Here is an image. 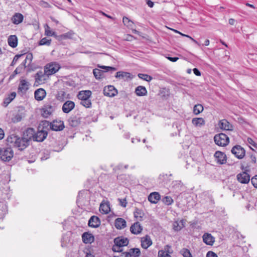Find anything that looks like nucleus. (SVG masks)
I'll list each match as a JSON object with an SVG mask.
<instances>
[{
  "label": "nucleus",
  "instance_id": "nucleus-1",
  "mask_svg": "<svg viewBox=\"0 0 257 257\" xmlns=\"http://www.w3.org/2000/svg\"><path fill=\"white\" fill-rule=\"evenodd\" d=\"M8 142L19 150L23 151L30 145L29 140L22 136L21 137L12 135L7 139Z\"/></svg>",
  "mask_w": 257,
  "mask_h": 257
},
{
  "label": "nucleus",
  "instance_id": "nucleus-2",
  "mask_svg": "<svg viewBox=\"0 0 257 257\" xmlns=\"http://www.w3.org/2000/svg\"><path fill=\"white\" fill-rule=\"evenodd\" d=\"M114 244L112 247L113 252H122V247L127 246L129 243V240L126 237L118 236L114 239Z\"/></svg>",
  "mask_w": 257,
  "mask_h": 257
},
{
  "label": "nucleus",
  "instance_id": "nucleus-3",
  "mask_svg": "<svg viewBox=\"0 0 257 257\" xmlns=\"http://www.w3.org/2000/svg\"><path fill=\"white\" fill-rule=\"evenodd\" d=\"M240 169L244 171L237 174L236 179L241 184H248L249 182V181H251L250 175L248 173V172H249V170H245L244 165L242 164L241 165Z\"/></svg>",
  "mask_w": 257,
  "mask_h": 257
},
{
  "label": "nucleus",
  "instance_id": "nucleus-4",
  "mask_svg": "<svg viewBox=\"0 0 257 257\" xmlns=\"http://www.w3.org/2000/svg\"><path fill=\"white\" fill-rule=\"evenodd\" d=\"M214 141L217 145L221 147H225L229 143L228 137L223 133L215 135L214 137Z\"/></svg>",
  "mask_w": 257,
  "mask_h": 257
},
{
  "label": "nucleus",
  "instance_id": "nucleus-5",
  "mask_svg": "<svg viewBox=\"0 0 257 257\" xmlns=\"http://www.w3.org/2000/svg\"><path fill=\"white\" fill-rule=\"evenodd\" d=\"M14 152L11 148H0V158L5 162H9L13 157Z\"/></svg>",
  "mask_w": 257,
  "mask_h": 257
},
{
  "label": "nucleus",
  "instance_id": "nucleus-6",
  "mask_svg": "<svg viewBox=\"0 0 257 257\" xmlns=\"http://www.w3.org/2000/svg\"><path fill=\"white\" fill-rule=\"evenodd\" d=\"M60 68V65L57 62L50 63L44 67L45 73L47 76L51 75L56 73Z\"/></svg>",
  "mask_w": 257,
  "mask_h": 257
},
{
  "label": "nucleus",
  "instance_id": "nucleus-7",
  "mask_svg": "<svg viewBox=\"0 0 257 257\" xmlns=\"http://www.w3.org/2000/svg\"><path fill=\"white\" fill-rule=\"evenodd\" d=\"M46 122L49 124L50 128L54 131H62L64 127V121L61 120H54L53 121L49 122V121H46Z\"/></svg>",
  "mask_w": 257,
  "mask_h": 257
},
{
  "label": "nucleus",
  "instance_id": "nucleus-8",
  "mask_svg": "<svg viewBox=\"0 0 257 257\" xmlns=\"http://www.w3.org/2000/svg\"><path fill=\"white\" fill-rule=\"evenodd\" d=\"M231 152L238 159H241L244 158L246 152L245 149L238 145L233 146L231 149Z\"/></svg>",
  "mask_w": 257,
  "mask_h": 257
},
{
  "label": "nucleus",
  "instance_id": "nucleus-9",
  "mask_svg": "<svg viewBox=\"0 0 257 257\" xmlns=\"http://www.w3.org/2000/svg\"><path fill=\"white\" fill-rule=\"evenodd\" d=\"M55 110V106L50 103H46L42 108V115L45 117H48Z\"/></svg>",
  "mask_w": 257,
  "mask_h": 257
},
{
  "label": "nucleus",
  "instance_id": "nucleus-10",
  "mask_svg": "<svg viewBox=\"0 0 257 257\" xmlns=\"http://www.w3.org/2000/svg\"><path fill=\"white\" fill-rule=\"evenodd\" d=\"M103 93L106 96L112 97L118 93V91L114 86L109 85L103 88Z\"/></svg>",
  "mask_w": 257,
  "mask_h": 257
},
{
  "label": "nucleus",
  "instance_id": "nucleus-11",
  "mask_svg": "<svg viewBox=\"0 0 257 257\" xmlns=\"http://www.w3.org/2000/svg\"><path fill=\"white\" fill-rule=\"evenodd\" d=\"M214 157L218 164L223 165L226 163L227 157L223 152L219 151H216L214 154Z\"/></svg>",
  "mask_w": 257,
  "mask_h": 257
},
{
  "label": "nucleus",
  "instance_id": "nucleus-12",
  "mask_svg": "<svg viewBox=\"0 0 257 257\" xmlns=\"http://www.w3.org/2000/svg\"><path fill=\"white\" fill-rule=\"evenodd\" d=\"M115 77L119 79H122L124 81H128L131 80L133 78V76L130 72L120 71L116 73Z\"/></svg>",
  "mask_w": 257,
  "mask_h": 257
},
{
  "label": "nucleus",
  "instance_id": "nucleus-13",
  "mask_svg": "<svg viewBox=\"0 0 257 257\" xmlns=\"http://www.w3.org/2000/svg\"><path fill=\"white\" fill-rule=\"evenodd\" d=\"M75 105V103L73 101L67 100L62 105V111L65 113H68L74 108Z\"/></svg>",
  "mask_w": 257,
  "mask_h": 257
},
{
  "label": "nucleus",
  "instance_id": "nucleus-14",
  "mask_svg": "<svg viewBox=\"0 0 257 257\" xmlns=\"http://www.w3.org/2000/svg\"><path fill=\"white\" fill-rule=\"evenodd\" d=\"M81 117L79 115H72L68 120L69 125L74 127L78 126L81 121Z\"/></svg>",
  "mask_w": 257,
  "mask_h": 257
},
{
  "label": "nucleus",
  "instance_id": "nucleus-15",
  "mask_svg": "<svg viewBox=\"0 0 257 257\" xmlns=\"http://www.w3.org/2000/svg\"><path fill=\"white\" fill-rule=\"evenodd\" d=\"M47 135V131L44 130H38L37 133L35 132L34 141L42 142L46 138Z\"/></svg>",
  "mask_w": 257,
  "mask_h": 257
},
{
  "label": "nucleus",
  "instance_id": "nucleus-16",
  "mask_svg": "<svg viewBox=\"0 0 257 257\" xmlns=\"http://www.w3.org/2000/svg\"><path fill=\"white\" fill-rule=\"evenodd\" d=\"M141 251L139 248H133L130 249L129 252H123L121 255V256L124 255V257H138L140 255Z\"/></svg>",
  "mask_w": 257,
  "mask_h": 257
},
{
  "label": "nucleus",
  "instance_id": "nucleus-17",
  "mask_svg": "<svg viewBox=\"0 0 257 257\" xmlns=\"http://www.w3.org/2000/svg\"><path fill=\"white\" fill-rule=\"evenodd\" d=\"M29 83L25 80H21L20 81L18 89V92L21 93L22 94L26 93V91L29 89Z\"/></svg>",
  "mask_w": 257,
  "mask_h": 257
},
{
  "label": "nucleus",
  "instance_id": "nucleus-18",
  "mask_svg": "<svg viewBox=\"0 0 257 257\" xmlns=\"http://www.w3.org/2000/svg\"><path fill=\"white\" fill-rule=\"evenodd\" d=\"M152 244V241L150 236L146 234L141 238V246L144 249H147Z\"/></svg>",
  "mask_w": 257,
  "mask_h": 257
},
{
  "label": "nucleus",
  "instance_id": "nucleus-19",
  "mask_svg": "<svg viewBox=\"0 0 257 257\" xmlns=\"http://www.w3.org/2000/svg\"><path fill=\"white\" fill-rule=\"evenodd\" d=\"M143 230V227L141 225L139 222H135L130 227V231L132 234H140Z\"/></svg>",
  "mask_w": 257,
  "mask_h": 257
},
{
  "label": "nucleus",
  "instance_id": "nucleus-20",
  "mask_svg": "<svg viewBox=\"0 0 257 257\" xmlns=\"http://www.w3.org/2000/svg\"><path fill=\"white\" fill-rule=\"evenodd\" d=\"M219 125L221 129L226 131H232L233 126L226 119H224L220 120Z\"/></svg>",
  "mask_w": 257,
  "mask_h": 257
},
{
  "label": "nucleus",
  "instance_id": "nucleus-21",
  "mask_svg": "<svg viewBox=\"0 0 257 257\" xmlns=\"http://www.w3.org/2000/svg\"><path fill=\"white\" fill-rule=\"evenodd\" d=\"M202 238L203 242L207 245H212L215 241V238L209 233H205Z\"/></svg>",
  "mask_w": 257,
  "mask_h": 257
},
{
  "label": "nucleus",
  "instance_id": "nucleus-22",
  "mask_svg": "<svg viewBox=\"0 0 257 257\" xmlns=\"http://www.w3.org/2000/svg\"><path fill=\"white\" fill-rule=\"evenodd\" d=\"M82 239L84 243H91L94 240V236L92 234L85 232L82 235Z\"/></svg>",
  "mask_w": 257,
  "mask_h": 257
},
{
  "label": "nucleus",
  "instance_id": "nucleus-23",
  "mask_svg": "<svg viewBox=\"0 0 257 257\" xmlns=\"http://www.w3.org/2000/svg\"><path fill=\"white\" fill-rule=\"evenodd\" d=\"M46 91L43 88L36 90L34 93L35 98L38 101L42 100L46 96Z\"/></svg>",
  "mask_w": 257,
  "mask_h": 257
},
{
  "label": "nucleus",
  "instance_id": "nucleus-24",
  "mask_svg": "<svg viewBox=\"0 0 257 257\" xmlns=\"http://www.w3.org/2000/svg\"><path fill=\"white\" fill-rule=\"evenodd\" d=\"M35 135V131L33 128L29 127L28 128L23 134V136L25 138L29 140V142H30L32 139H34V137Z\"/></svg>",
  "mask_w": 257,
  "mask_h": 257
},
{
  "label": "nucleus",
  "instance_id": "nucleus-25",
  "mask_svg": "<svg viewBox=\"0 0 257 257\" xmlns=\"http://www.w3.org/2000/svg\"><path fill=\"white\" fill-rule=\"evenodd\" d=\"M87 190H82L79 192L77 199V203L78 205H84V198L86 195H87Z\"/></svg>",
  "mask_w": 257,
  "mask_h": 257
},
{
  "label": "nucleus",
  "instance_id": "nucleus-26",
  "mask_svg": "<svg viewBox=\"0 0 257 257\" xmlns=\"http://www.w3.org/2000/svg\"><path fill=\"white\" fill-rule=\"evenodd\" d=\"M99 210L102 214H106L108 213V212L110 210V205L109 202H105L104 201L102 202L100 204Z\"/></svg>",
  "mask_w": 257,
  "mask_h": 257
},
{
  "label": "nucleus",
  "instance_id": "nucleus-27",
  "mask_svg": "<svg viewBox=\"0 0 257 257\" xmlns=\"http://www.w3.org/2000/svg\"><path fill=\"white\" fill-rule=\"evenodd\" d=\"M161 196L158 192H154L148 196V200L152 203L156 204L160 199Z\"/></svg>",
  "mask_w": 257,
  "mask_h": 257
},
{
  "label": "nucleus",
  "instance_id": "nucleus-28",
  "mask_svg": "<svg viewBox=\"0 0 257 257\" xmlns=\"http://www.w3.org/2000/svg\"><path fill=\"white\" fill-rule=\"evenodd\" d=\"M24 20L23 15L19 13H15L12 17L11 20L15 25H18L21 23Z\"/></svg>",
  "mask_w": 257,
  "mask_h": 257
},
{
  "label": "nucleus",
  "instance_id": "nucleus-29",
  "mask_svg": "<svg viewBox=\"0 0 257 257\" xmlns=\"http://www.w3.org/2000/svg\"><path fill=\"white\" fill-rule=\"evenodd\" d=\"M74 33L72 31H69L60 35H56V39L61 41L63 40L71 39L72 38Z\"/></svg>",
  "mask_w": 257,
  "mask_h": 257
},
{
  "label": "nucleus",
  "instance_id": "nucleus-30",
  "mask_svg": "<svg viewBox=\"0 0 257 257\" xmlns=\"http://www.w3.org/2000/svg\"><path fill=\"white\" fill-rule=\"evenodd\" d=\"M45 71L43 72L42 71H38L35 75V83L41 84L44 82L45 80Z\"/></svg>",
  "mask_w": 257,
  "mask_h": 257
},
{
  "label": "nucleus",
  "instance_id": "nucleus-31",
  "mask_svg": "<svg viewBox=\"0 0 257 257\" xmlns=\"http://www.w3.org/2000/svg\"><path fill=\"white\" fill-rule=\"evenodd\" d=\"M126 226V221L122 218H117L115 220V226L117 229H121Z\"/></svg>",
  "mask_w": 257,
  "mask_h": 257
},
{
  "label": "nucleus",
  "instance_id": "nucleus-32",
  "mask_svg": "<svg viewBox=\"0 0 257 257\" xmlns=\"http://www.w3.org/2000/svg\"><path fill=\"white\" fill-rule=\"evenodd\" d=\"M91 95V92L90 90H82L78 92L77 97L79 99L82 100L89 98Z\"/></svg>",
  "mask_w": 257,
  "mask_h": 257
},
{
  "label": "nucleus",
  "instance_id": "nucleus-33",
  "mask_svg": "<svg viewBox=\"0 0 257 257\" xmlns=\"http://www.w3.org/2000/svg\"><path fill=\"white\" fill-rule=\"evenodd\" d=\"M16 93L15 92H12L8 95L7 97L4 98L3 101V106L7 107L9 104H10L16 97Z\"/></svg>",
  "mask_w": 257,
  "mask_h": 257
},
{
  "label": "nucleus",
  "instance_id": "nucleus-34",
  "mask_svg": "<svg viewBox=\"0 0 257 257\" xmlns=\"http://www.w3.org/2000/svg\"><path fill=\"white\" fill-rule=\"evenodd\" d=\"M184 227H185V221L184 219L176 221L173 223V229L176 231H180Z\"/></svg>",
  "mask_w": 257,
  "mask_h": 257
},
{
  "label": "nucleus",
  "instance_id": "nucleus-35",
  "mask_svg": "<svg viewBox=\"0 0 257 257\" xmlns=\"http://www.w3.org/2000/svg\"><path fill=\"white\" fill-rule=\"evenodd\" d=\"M135 93L139 96H143L147 95V90L145 86H139L136 88Z\"/></svg>",
  "mask_w": 257,
  "mask_h": 257
},
{
  "label": "nucleus",
  "instance_id": "nucleus-36",
  "mask_svg": "<svg viewBox=\"0 0 257 257\" xmlns=\"http://www.w3.org/2000/svg\"><path fill=\"white\" fill-rule=\"evenodd\" d=\"M9 46L12 48H16L18 45V38L16 35H11L8 40Z\"/></svg>",
  "mask_w": 257,
  "mask_h": 257
},
{
  "label": "nucleus",
  "instance_id": "nucleus-37",
  "mask_svg": "<svg viewBox=\"0 0 257 257\" xmlns=\"http://www.w3.org/2000/svg\"><path fill=\"white\" fill-rule=\"evenodd\" d=\"M66 93L64 91L60 90L57 92L56 95V98L58 100L63 102L67 98V97H66Z\"/></svg>",
  "mask_w": 257,
  "mask_h": 257
},
{
  "label": "nucleus",
  "instance_id": "nucleus-38",
  "mask_svg": "<svg viewBox=\"0 0 257 257\" xmlns=\"http://www.w3.org/2000/svg\"><path fill=\"white\" fill-rule=\"evenodd\" d=\"M192 123L196 126L203 125L205 124V120L202 117L193 118Z\"/></svg>",
  "mask_w": 257,
  "mask_h": 257
},
{
  "label": "nucleus",
  "instance_id": "nucleus-39",
  "mask_svg": "<svg viewBox=\"0 0 257 257\" xmlns=\"http://www.w3.org/2000/svg\"><path fill=\"white\" fill-rule=\"evenodd\" d=\"M134 217L136 218H139L140 220H142L144 216V213L143 210L138 208H136L134 212Z\"/></svg>",
  "mask_w": 257,
  "mask_h": 257
},
{
  "label": "nucleus",
  "instance_id": "nucleus-40",
  "mask_svg": "<svg viewBox=\"0 0 257 257\" xmlns=\"http://www.w3.org/2000/svg\"><path fill=\"white\" fill-rule=\"evenodd\" d=\"M97 68H100L104 69V70L103 71L104 72H107L109 71L112 72L113 71H115L117 70L116 68L114 67L103 66L100 65L99 64H97Z\"/></svg>",
  "mask_w": 257,
  "mask_h": 257
},
{
  "label": "nucleus",
  "instance_id": "nucleus-41",
  "mask_svg": "<svg viewBox=\"0 0 257 257\" xmlns=\"http://www.w3.org/2000/svg\"><path fill=\"white\" fill-rule=\"evenodd\" d=\"M203 106L200 104H197L194 105L193 107V113L197 115L200 113L202 112L203 110Z\"/></svg>",
  "mask_w": 257,
  "mask_h": 257
},
{
  "label": "nucleus",
  "instance_id": "nucleus-42",
  "mask_svg": "<svg viewBox=\"0 0 257 257\" xmlns=\"http://www.w3.org/2000/svg\"><path fill=\"white\" fill-rule=\"evenodd\" d=\"M45 35L47 36H53L56 38V35L57 34L55 32L51 31L48 25H46V27L45 28Z\"/></svg>",
  "mask_w": 257,
  "mask_h": 257
},
{
  "label": "nucleus",
  "instance_id": "nucleus-43",
  "mask_svg": "<svg viewBox=\"0 0 257 257\" xmlns=\"http://www.w3.org/2000/svg\"><path fill=\"white\" fill-rule=\"evenodd\" d=\"M138 76L139 78L147 82H150L153 79L152 76L146 74L139 73L138 74Z\"/></svg>",
  "mask_w": 257,
  "mask_h": 257
},
{
  "label": "nucleus",
  "instance_id": "nucleus-44",
  "mask_svg": "<svg viewBox=\"0 0 257 257\" xmlns=\"http://www.w3.org/2000/svg\"><path fill=\"white\" fill-rule=\"evenodd\" d=\"M162 201L163 203L167 205H171L173 202V199L172 197L168 196L164 197L163 198Z\"/></svg>",
  "mask_w": 257,
  "mask_h": 257
},
{
  "label": "nucleus",
  "instance_id": "nucleus-45",
  "mask_svg": "<svg viewBox=\"0 0 257 257\" xmlns=\"http://www.w3.org/2000/svg\"><path fill=\"white\" fill-rule=\"evenodd\" d=\"M51 40L48 39L47 38H43L39 42V45H47L49 46L51 44Z\"/></svg>",
  "mask_w": 257,
  "mask_h": 257
},
{
  "label": "nucleus",
  "instance_id": "nucleus-46",
  "mask_svg": "<svg viewBox=\"0 0 257 257\" xmlns=\"http://www.w3.org/2000/svg\"><path fill=\"white\" fill-rule=\"evenodd\" d=\"M180 252L183 255V257H192V254L190 250L186 248H183L181 250Z\"/></svg>",
  "mask_w": 257,
  "mask_h": 257
},
{
  "label": "nucleus",
  "instance_id": "nucleus-47",
  "mask_svg": "<svg viewBox=\"0 0 257 257\" xmlns=\"http://www.w3.org/2000/svg\"><path fill=\"white\" fill-rule=\"evenodd\" d=\"M80 104L85 106L86 108H89L91 107V102L89 98L82 100L80 102Z\"/></svg>",
  "mask_w": 257,
  "mask_h": 257
},
{
  "label": "nucleus",
  "instance_id": "nucleus-48",
  "mask_svg": "<svg viewBox=\"0 0 257 257\" xmlns=\"http://www.w3.org/2000/svg\"><path fill=\"white\" fill-rule=\"evenodd\" d=\"M96 220V216L93 215L89 219L88 221V225L89 226L93 227V228H96V224H93V222H94V220Z\"/></svg>",
  "mask_w": 257,
  "mask_h": 257
},
{
  "label": "nucleus",
  "instance_id": "nucleus-49",
  "mask_svg": "<svg viewBox=\"0 0 257 257\" xmlns=\"http://www.w3.org/2000/svg\"><path fill=\"white\" fill-rule=\"evenodd\" d=\"M39 5L43 8H51V6L47 2L41 0L39 3Z\"/></svg>",
  "mask_w": 257,
  "mask_h": 257
},
{
  "label": "nucleus",
  "instance_id": "nucleus-50",
  "mask_svg": "<svg viewBox=\"0 0 257 257\" xmlns=\"http://www.w3.org/2000/svg\"><path fill=\"white\" fill-rule=\"evenodd\" d=\"M122 22L127 27L131 26V24H133V21L126 17L123 18Z\"/></svg>",
  "mask_w": 257,
  "mask_h": 257
},
{
  "label": "nucleus",
  "instance_id": "nucleus-51",
  "mask_svg": "<svg viewBox=\"0 0 257 257\" xmlns=\"http://www.w3.org/2000/svg\"><path fill=\"white\" fill-rule=\"evenodd\" d=\"M163 251H165V253L172 254L173 252V250L171 249V246L169 244L165 245Z\"/></svg>",
  "mask_w": 257,
  "mask_h": 257
},
{
  "label": "nucleus",
  "instance_id": "nucleus-52",
  "mask_svg": "<svg viewBox=\"0 0 257 257\" xmlns=\"http://www.w3.org/2000/svg\"><path fill=\"white\" fill-rule=\"evenodd\" d=\"M158 257H171L170 254L165 253V251L163 250H160L158 251Z\"/></svg>",
  "mask_w": 257,
  "mask_h": 257
},
{
  "label": "nucleus",
  "instance_id": "nucleus-53",
  "mask_svg": "<svg viewBox=\"0 0 257 257\" xmlns=\"http://www.w3.org/2000/svg\"><path fill=\"white\" fill-rule=\"evenodd\" d=\"M251 183L255 188H257V175H254L251 178Z\"/></svg>",
  "mask_w": 257,
  "mask_h": 257
},
{
  "label": "nucleus",
  "instance_id": "nucleus-54",
  "mask_svg": "<svg viewBox=\"0 0 257 257\" xmlns=\"http://www.w3.org/2000/svg\"><path fill=\"white\" fill-rule=\"evenodd\" d=\"M23 54H18L15 56V57L13 58V60L11 63V65L14 66L18 60L19 58H20L21 56H22Z\"/></svg>",
  "mask_w": 257,
  "mask_h": 257
},
{
  "label": "nucleus",
  "instance_id": "nucleus-55",
  "mask_svg": "<svg viewBox=\"0 0 257 257\" xmlns=\"http://www.w3.org/2000/svg\"><path fill=\"white\" fill-rule=\"evenodd\" d=\"M118 200L119 202V204L120 206L123 207H125L127 204V201L125 198L124 199H120L118 198Z\"/></svg>",
  "mask_w": 257,
  "mask_h": 257
},
{
  "label": "nucleus",
  "instance_id": "nucleus-56",
  "mask_svg": "<svg viewBox=\"0 0 257 257\" xmlns=\"http://www.w3.org/2000/svg\"><path fill=\"white\" fill-rule=\"evenodd\" d=\"M33 59V55L32 53H28L27 54L26 59H25V62H27V60L29 61V64H30L32 61Z\"/></svg>",
  "mask_w": 257,
  "mask_h": 257
},
{
  "label": "nucleus",
  "instance_id": "nucleus-57",
  "mask_svg": "<svg viewBox=\"0 0 257 257\" xmlns=\"http://www.w3.org/2000/svg\"><path fill=\"white\" fill-rule=\"evenodd\" d=\"M247 142L253 146L254 148L257 149V144L254 142V141L250 138H247Z\"/></svg>",
  "mask_w": 257,
  "mask_h": 257
},
{
  "label": "nucleus",
  "instance_id": "nucleus-58",
  "mask_svg": "<svg viewBox=\"0 0 257 257\" xmlns=\"http://www.w3.org/2000/svg\"><path fill=\"white\" fill-rule=\"evenodd\" d=\"M104 71L97 69V79H100L104 77Z\"/></svg>",
  "mask_w": 257,
  "mask_h": 257
},
{
  "label": "nucleus",
  "instance_id": "nucleus-59",
  "mask_svg": "<svg viewBox=\"0 0 257 257\" xmlns=\"http://www.w3.org/2000/svg\"><path fill=\"white\" fill-rule=\"evenodd\" d=\"M206 257H218L217 255L212 251H209L206 254Z\"/></svg>",
  "mask_w": 257,
  "mask_h": 257
},
{
  "label": "nucleus",
  "instance_id": "nucleus-60",
  "mask_svg": "<svg viewBox=\"0 0 257 257\" xmlns=\"http://www.w3.org/2000/svg\"><path fill=\"white\" fill-rule=\"evenodd\" d=\"M22 119V116L20 114H17L16 115L14 118V122H19Z\"/></svg>",
  "mask_w": 257,
  "mask_h": 257
},
{
  "label": "nucleus",
  "instance_id": "nucleus-61",
  "mask_svg": "<svg viewBox=\"0 0 257 257\" xmlns=\"http://www.w3.org/2000/svg\"><path fill=\"white\" fill-rule=\"evenodd\" d=\"M193 72L194 73V74L197 76H201V72L199 71V70L197 68H195L193 69Z\"/></svg>",
  "mask_w": 257,
  "mask_h": 257
},
{
  "label": "nucleus",
  "instance_id": "nucleus-62",
  "mask_svg": "<svg viewBox=\"0 0 257 257\" xmlns=\"http://www.w3.org/2000/svg\"><path fill=\"white\" fill-rule=\"evenodd\" d=\"M97 13H98L99 14H100L101 15L104 16H105L106 17H107V18H108L109 19H112V20L114 19V18L112 17H111V16H109V15H108L106 14L105 13H103L101 11H97Z\"/></svg>",
  "mask_w": 257,
  "mask_h": 257
},
{
  "label": "nucleus",
  "instance_id": "nucleus-63",
  "mask_svg": "<svg viewBox=\"0 0 257 257\" xmlns=\"http://www.w3.org/2000/svg\"><path fill=\"white\" fill-rule=\"evenodd\" d=\"M167 58L169 60H170V61L173 62H176L179 59V58L177 57H172L168 56V57H167Z\"/></svg>",
  "mask_w": 257,
  "mask_h": 257
},
{
  "label": "nucleus",
  "instance_id": "nucleus-64",
  "mask_svg": "<svg viewBox=\"0 0 257 257\" xmlns=\"http://www.w3.org/2000/svg\"><path fill=\"white\" fill-rule=\"evenodd\" d=\"M20 73L18 71V68H17L13 72V74L10 76V79H13L17 74Z\"/></svg>",
  "mask_w": 257,
  "mask_h": 257
}]
</instances>
